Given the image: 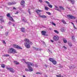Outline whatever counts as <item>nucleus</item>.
Instances as JSON below:
<instances>
[{"label":"nucleus","mask_w":77,"mask_h":77,"mask_svg":"<svg viewBox=\"0 0 77 77\" xmlns=\"http://www.w3.org/2000/svg\"><path fill=\"white\" fill-rule=\"evenodd\" d=\"M22 60L25 62L27 64V67L28 68L29 71V72H32V71H33V68L31 66H33L34 65L32 63H30L29 62H26L25 61V60L24 59H23Z\"/></svg>","instance_id":"1"},{"label":"nucleus","mask_w":77,"mask_h":77,"mask_svg":"<svg viewBox=\"0 0 77 77\" xmlns=\"http://www.w3.org/2000/svg\"><path fill=\"white\" fill-rule=\"evenodd\" d=\"M24 41L26 42L24 43V45L27 48H30V40L27 38H26L24 39Z\"/></svg>","instance_id":"2"},{"label":"nucleus","mask_w":77,"mask_h":77,"mask_svg":"<svg viewBox=\"0 0 77 77\" xmlns=\"http://www.w3.org/2000/svg\"><path fill=\"white\" fill-rule=\"evenodd\" d=\"M8 52L9 53H12L13 54H15V53H16L15 50L12 48L9 49Z\"/></svg>","instance_id":"3"},{"label":"nucleus","mask_w":77,"mask_h":77,"mask_svg":"<svg viewBox=\"0 0 77 77\" xmlns=\"http://www.w3.org/2000/svg\"><path fill=\"white\" fill-rule=\"evenodd\" d=\"M59 39V36L57 35H54V36L53 37V40H54V41H58Z\"/></svg>","instance_id":"4"},{"label":"nucleus","mask_w":77,"mask_h":77,"mask_svg":"<svg viewBox=\"0 0 77 77\" xmlns=\"http://www.w3.org/2000/svg\"><path fill=\"white\" fill-rule=\"evenodd\" d=\"M20 5L21 7L24 8L25 7V2L24 0H22L20 2Z\"/></svg>","instance_id":"5"},{"label":"nucleus","mask_w":77,"mask_h":77,"mask_svg":"<svg viewBox=\"0 0 77 77\" xmlns=\"http://www.w3.org/2000/svg\"><path fill=\"white\" fill-rule=\"evenodd\" d=\"M67 17L69 18L70 19H75L76 17H75L74 16L72 15H67Z\"/></svg>","instance_id":"6"},{"label":"nucleus","mask_w":77,"mask_h":77,"mask_svg":"<svg viewBox=\"0 0 77 77\" xmlns=\"http://www.w3.org/2000/svg\"><path fill=\"white\" fill-rule=\"evenodd\" d=\"M7 69L8 70H10V72H12V73H14V72H15V70L11 68L7 67Z\"/></svg>","instance_id":"7"},{"label":"nucleus","mask_w":77,"mask_h":77,"mask_svg":"<svg viewBox=\"0 0 77 77\" xmlns=\"http://www.w3.org/2000/svg\"><path fill=\"white\" fill-rule=\"evenodd\" d=\"M16 4V2L14 1H13L12 2H9L7 4L9 6H11V5H15Z\"/></svg>","instance_id":"8"},{"label":"nucleus","mask_w":77,"mask_h":77,"mask_svg":"<svg viewBox=\"0 0 77 77\" xmlns=\"http://www.w3.org/2000/svg\"><path fill=\"white\" fill-rule=\"evenodd\" d=\"M13 47L16 48H18L19 49H20V50H22V48L20 47L18 45H13Z\"/></svg>","instance_id":"9"},{"label":"nucleus","mask_w":77,"mask_h":77,"mask_svg":"<svg viewBox=\"0 0 77 77\" xmlns=\"http://www.w3.org/2000/svg\"><path fill=\"white\" fill-rule=\"evenodd\" d=\"M35 11H36V13L38 15L40 16L41 15V14H40V13L41 12V11H42L40 10H39L38 9V10H36Z\"/></svg>","instance_id":"10"},{"label":"nucleus","mask_w":77,"mask_h":77,"mask_svg":"<svg viewBox=\"0 0 77 77\" xmlns=\"http://www.w3.org/2000/svg\"><path fill=\"white\" fill-rule=\"evenodd\" d=\"M20 29L22 32H23V33H25L26 32V29H25V28H21Z\"/></svg>","instance_id":"11"},{"label":"nucleus","mask_w":77,"mask_h":77,"mask_svg":"<svg viewBox=\"0 0 77 77\" xmlns=\"http://www.w3.org/2000/svg\"><path fill=\"white\" fill-rule=\"evenodd\" d=\"M41 33L42 35H43V36H45L46 33H47V32L44 31H42L41 32Z\"/></svg>","instance_id":"12"},{"label":"nucleus","mask_w":77,"mask_h":77,"mask_svg":"<svg viewBox=\"0 0 77 77\" xmlns=\"http://www.w3.org/2000/svg\"><path fill=\"white\" fill-rule=\"evenodd\" d=\"M35 49V50L36 51H41V50H42V49L41 48H36L35 47H33Z\"/></svg>","instance_id":"13"},{"label":"nucleus","mask_w":77,"mask_h":77,"mask_svg":"<svg viewBox=\"0 0 77 77\" xmlns=\"http://www.w3.org/2000/svg\"><path fill=\"white\" fill-rule=\"evenodd\" d=\"M69 2H70V3L72 4H74L75 3V1L74 0H69Z\"/></svg>","instance_id":"14"},{"label":"nucleus","mask_w":77,"mask_h":77,"mask_svg":"<svg viewBox=\"0 0 77 77\" xmlns=\"http://www.w3.org/2000/svg\"><path fill=\"white\" fill-rule=\"evenodd\" d=\"M52 63L54 64V65H56L57 64V62L56 61L54 60L52 62Z\"/></svg>","instance_id":"15"},{"label":"nucleus","mask_w":77,"mask_h":77,"mask_svg":"<svg viewBox=\"0 0 77 77\" xmlns=\"http://www.w3.org/2000/svg\"><path fill=\"white\" fill-rule=\"evenodd\" d=\"M10 20L11 21H13V22H15V20H14V19H13V18H12V17H10Z\"/></svg>","instance_id":"16"},{"label":"nucleus","mask_w":77,"mask_h":77,"mask_svg":"<svg viewBox=\"0 0 77 77\" xmlns=\"http://www.w3.org/2000/svg\"><path fill=\"white\" fill-rule=\"evenodd\" d=\"M55 10L58 11H59V8H58V7H57L56 5H55Z\"/></svg>","instance_id":"17"},{"label":"nucleus","mask_w":77,"mask_h":77,"mask_svg":"<svg viewBox=\"0 0 77 77\" xmlns=\"http://www.w3.org/2000/svg\"><path fill=\"white\" fill-rule=\"evenodd\" d=\"M49 60L50 61L52 62L54 60V59L53 58H50L49 59Z\"/></svg>","instance_id":"18"},{"label":"nucleus","mask_w":77,"mask_h":77,"mask_svg":"<svg viewBox=\"0 0 77 77\" xmlns=\"http://www.w3.org/2000/svg\"><path fill=\"white\" fill-rule=\"evenodd\" d=\"M72 41H73L74 42H75V37L74 36H72Z\"/></svg>","instance_id":"19"},{"label":"nucleus","mask_w":77,"mask_h":77,"mask_svg":"<svg viewBox=\"0 0 77 77\" xmlns=\"http://www.w3.org/2000/svg\"><path fill=\"white\" fill-rule=\"evenodd\" d=\"M14 63H15V64H16V65H18L20 64V63H19L16 61H14Z\"/></svg>","instance_id":"20"},{"label":"nucleus","mask_w":77,"mask_h":77,"mask_svg":"<svg viewBox=\"0 0 77 77\" xmlns=\"http://www.w3.org/2000/svg\"><path fill=\"white\" fill-rule=\"evenodd\" d=\"M40 17L42 18H47V16H45L44 15L40 16Z\"/></svg>","instance_id":"21"},{"label":"nucleus","mask_w":77,"mask_h":77,"mask_svg":"<svg viewBox=\"0 0 77 77\" xmlns=\"http://www.w3.org/2000/svg\"><path fill=\"white\" fill-rule=\"evenodd\" d=\"M0 21H1V23H4V20H3V19L1 18L0 19Z\"/></svg>","instance_id":"22"},{"label":"nucleus","mask_w":77,"mask_h":77,"mask_svg":"<svg viewBox=\"0 0 77 77\" xmlns=\"http://www.w3.org/2000/svg\"><path fill=\"white\" fill-rule=\"evenodd\" d=\"M63 41L64 43H66V42H67V40H66L65 38L63 39Z\"/></svg>","instance_id":"23"},{"label":"nucleus","mask_w":77,"mask_h":77,"mask_svg":"<svg viewBox=\"0 0 77 77\" xmlns=\"http://www.w3.org/2000/svg\"><path fill=\"white\" fill-rule=\"evenodd\" d=\"M60 30L62 32H65V30L63 28H62Z\"/></svg>","instance_id":"24"},{"label":"nucleus","mask_w":77,"mask_h":77,"mask_svg":"<svg viewBox=\"0 0 77 77\" xmlns=\"http://www.w3.org/2000/svg\"><path fill=\"white\" fill-rule=\"evenodd\" d=\"M59 8L61 9H62V10H64V8H63V7L60 6Z\"/></svg>","instance_id":"25"},{"label":"nucleus","mask_w":77,"mask_h":77,"mask_svg":"<svg viewBox=\"0 0 77 77\" xmlns=\"http://www.w3.org/2000/svg\"><path fill=\"white\" fill-rule=\"evenodd\" d=\"M54 32H55V33H57V34H59V32L56 30H54Z\"/></svg>","instance_id":"26"},{"label":"nucleus","mask_w":77,"mask_h":77,"mask_svg":"<svg viewBox=\"0 0 77 77\" xmlns=\"http://www.w3.org/2000/svg\"><path fill=\"white\" fill-rule=\"evenodd\" d=\"M62 22L63 23V24H66V22H65V21L64 20H62Z\"/></svg>","instance_id":"27"},{"label":"nucleus","mask_w":77,"mask_h":77,"mask_svg":"<svg viewBox=\"0 0 77 77\" xmlns=\"http://www.w3.org/2000/svg\"><path fill=\"white\" fill-rule=\"evenodd\" d=\"M23 21H24V22H26V21H27V20H26V18L24 17L23 18Z\"/></svg>","instance_id":"28"},{"label":"nucleus","mask_w":77,"mask_h":77,"mask_svg":"<svg viewBox=\"0 0 77 77\" xmlns=\"http://www.w3.org/2000/svg\"><path fill=\"white\" fill-rule=\"evenodd\" d=\"M1 66L2 68H5V64H1Z\"/></svg>","instance_id":"29"},{"label":"nucleus","mask_w":77,"mask_h":77,"mask_svg":"<svg viewBox=\"0 0 77 77\" xmlns=\"http://www.w3.org/2000/svg\"><path fill=\"white\" fill-rule=\"evenodd\" d=\"M68 45L69 47H72V43H69L68 44Z\"/></svg>","instance_id":"30"},{"label":"nucleus","mask_w":77,"mask_h":77,"mask_svg":"<svg viewBox=\"0 0 77 77\" xmlns=\"http://www.w3.org/2000/svg\"><path fill=\"white\" fill-rule=\"evenodd\" d=\"M7 17H9L10 18V17L11 16V15H10V14L8 13L7 14Z\"/></svg>","instance_id":"31"},{"label":"nucleus","mask_w":77,"mask_h":77,"mask_svg":"<svg viewBox=\"0 0 77 77\" xmlns=\"http://www.w3.org/2000/svg\"><path fill=\"white\" fill-rule=\"evenodd\" d=\"M56 76L57 77H62L61 74H59L58 75H56Z\"/></svg>","instance_id":"32"},{"label":"nucleus","mask_w":77,"mask_h":77,"mask_svg":"<svg viewBox=\"0 0 77 77\" xmlns=\"http://www.w3.org/2000/svg\"><path fill=\"white\" fill-rule=\"evenodd\" d=\"M2 42L4 44H6V42H5V41L4 40H2Z\"/></svg>","instance_id":"33"},{"label":"nucleus","mask_w":77,"mask_h":77,"mask_svg":"<svg viewBox=\"0 0 77 77\" xmlns=\"http://www.w3.org/2000/svg\"><path fill=\"white\" fill-rule=\"evenodd\" d=\"M48 6H49V8H52V7H53V6L51 5H48Z\"/></svg>","instance_id":"34"},{"label":"nucleus","mask_w":77,"mask_h":77,"mask_svg":"<svg viewBox=\"0 0 77 77\" xmlns=\"http://www.w3.org/2000/svg\"><path fill=\"white\" fill-rule=\"evenodd\" d=\"M45 10H46V11H48V8L47 7H45Z\"/></svg>","instance_id":"35"},{"label":"nucleus","mask_w":77,"mask_h":77,"mask_svg":"<svg viewBox=\"0 0 77 77\" xmlns=\"http://www.w3.org/2000/svg\"><path fill=\"white\" fill-rule=\"evenodd\" d=\"M25 70L26 71H29V69H27V68L25 69Z\"/></svg>","instance_id":"36"},{"label":"nucleus","mask_w":77,"mask_h":77,"mask_svg":"<svg viewBox=\"0 0 77 77\" xmlns=\"http://www.w3.org/2000/svg\"><path fill=\"white\" fill-rule=\"evenodd\" d=\"M45 3H46L47 4H49V2L48 1H45Z\"/></svg>","instance_id":"37"},{"label":"nucleus","mask_w":77,"mask_h":77,"mask_svg":"<svg viewBox=\"0 0 77 77\" xmlns=\"http://www.w3.org/2000/svg\"><path fill=\"white\" fill-rule=\"evenodd\" d=\"M46 13L47 14H48V15H51V13L49 12H46Z\"/></svg>","instance_id":"38"},{"label":"nucleus","mask_w":77,"mask_h":77,"mask_svg":"<svg viewBox=\"0 0 77 77\" xmlns=\"http://www.w3.org/2000/svg\"><path fill=\"white\" fill-rule=\"evenodd\" d=\"M52 25H54V26H56V24L54 23H53V22H52Z\"/></svg>","instance_id":"39"},{"label":"nucleus","mask_w":77,"mask_h":77,"mask_svg":"<svg viewBox=\"0 0 77 77\" xmlns=\"http://www.w3.org/2000/svg\"><path fill=\"white\" fill-rule=\"evenodd\" d=\"M3 27L2 26H1L0 27V30H1L2 29H3Z\"/></svg>","instance_id":"40"},{"label":"nucleus","mask_w":77,"mask_h":77,"mask_svg":"<svg viewBox=\"0 0 77 77\" xmlns=\"http://www.w3.org/2000/svg\"><path fill=\"white\" fill-rule=\"evenodd\" d=\"M63 48H64L65 49H67V48L66 47H65V46H63Z\"/></svg>","instance_id":"41"},{"label":"nucleus","mask_w":77,"mask_h":77,"mask_svg":"<svg viewBox=\"0 0 77 77\" xmlns=\"http://www.w3.org/2000/svg\"><path fill=\"white\" fill-rule=\"evenodd\" d=\"M8 32H7L6 33H5V35L6 36H8Z\"/></svg>","instance_id":"42"},{"label":"nucleus","mask_w":77,"mask_h":77,"mask_svg":"<svg viewBox=\"0 0 77 77\" xmlns=\"http://www.w3.org/2000/svg\"><path fill=\"white\" fill-rule=\"evenodd\" d=\"M36 74H41V73H40V72H37L36 73Z\"/></svg>","instance_id":"43"},{"label":"nucleus","mask_w":77,"mask_h":77,"mask_svg":"<svg viewBox=\"0 0 77 77\" xmlns=\"http://www.w3.org/2000/svg\"><path fill=\"white\" fill-rule=\"evenodd\" d=\"M18 13H19V12H18V11H17L16 13H15V14H18Z\"/></svg>","instance_id":"44"},{"label":"nucleus","mask_w":77,"mask_h":77,"mask_svg":"<svg viewBox=\"0 0 77 77\" xmlns=\"http://www.w3.org/2000/svg\"><path fill=\"white\" fill-rule=\"evenodd\" d=\"M39 2L40 3H42V0H39Z\"/></svg>","instance_id":"45"},{"label":"nucleus","mask_w":77,"mask_h":77,"mask_svg":"<svg viewBox=\"0 0 77 77\" xmlns=\"http://www.w3.org/2000/svg\"><path fill=\"white\" fill-rule=\"evenodd\" d=\"M30 45H32V44H33V43H32V42H29Z\"/></svg>","instance_id":"46"},{"label":"nucleus","mask_w":77,"mask_h":77,"mask_svg":"<svg viewBox=\"0 0 77 77\" xmlns=\"http://www.w3.org/2000/svg\"><path fill=\"white\" fill-rule=\"evenodd\" d=\"M51 42H54V41L52 40H51Z\"/></svg>","instance_id":"47"},{"label":"nucleus","mask_w":77,"mask_h":77,"mask_svg":"<svg viewBox=\"0 0 77 77\" xmlns=\"http://www.w3.org/2000/svg\"><path fill=\"white\" fill-rule=\"evenodd\" d=\"M35 67H38V65H37V64H35Z\"/></svg>","instance_id":"48"},{"label":"nucleus","mask_w":77,"mask_h":77,"mask_svg":"<svg viewBox=\"0 0 77 77\" xmlns=\"http://www.w3.org/2000/svg\"><path fill=\"white\" fill-rule=\"evenodd\" d=\"M9 24H12V23H11V22H9Z\"/></svg>","instance_id":"49"},{"label":"nucleus","mask_w":77,"mask_h":77,"mask_svg":"<svg viewBox=\"0 0 77 77\" xmlns=\"http://www.w3.org/2000/svg\"><path fill=\"white\" fill-rule=\"evenodd\" d=\"M13 9L14 10H16V8L15 7H13Z\"/></svg>","instance_id":"50"},{"label":"nucleus","mask_w":77,"mask_h":77,"mask_svg":"<svg viewBox=\"0 0 77 77\" xmlns=\"http://www.w3.org/2000/svg\"><path fill=\"white\" fill-rule=\"evenodd\" d=\"M6 57H8V56H9V55L6 54Z\"/></svg>","instance_id":"51"},{"label":"nucleus","mask_w":77,"mask_h":77,"mask_svg":"<svg viewBox=\"0 0 77 77\" xmlns=\"http://www.w3.org/2000/svg\"><path fill=\"white\" fill-rule=\"evenodd\" d=\"M74 26V29H76V27H75V26Z\"/></svg>","instance_id":"52"},{"label":"nucleus","mask_w":77,"mask_h":77,"mask_svg":"<svg viewBox=\"0 0 77 77\" xmlns=\"http://www.w3.org/2000/svg\"><path fill=\"white\" fill-rule=\"evenodd\" d=\"M71 24H73V26H74V23H73L72 22L71 23Z\"/></svg>","instance_id":"53"},{"label":"nucleus","mask_w":77,"mask_h":77,"mask_svg":"<svg viewBox=\"0 0 77 77\" xmlns=\"http://www.w3.org/2000/svg\"><path fill=\"white\" fill-rule=\"evenodd\" d=\"M45 67H47V65H46V64H45Z\"/></svg>","instance_id":"54"},{"label":"nucleus","mask_w":77,"mask_h":77,"mask_svg":"<svg viewBox=\"0 0 77 77\" xmlns=\"http://www.w3.org/2000/svg\"><path fill=\"white\" fill-rule=\"evenodd\" d=\"M29 14H30V11H29Z\"/></svg>","instance_id":"55"},{"label":"nucleus","mask_w":77,"mask_h":77,"mask_svg":"<svg viewBox=\"0 0 77 77\" xmlns=\"http://www.w3.org/2000/svg\"><path fill=\"white\" fill-rule=\"evenodd\" d=\"M23 77H26V76L24 75H23Z\"/></svg>","instance_id":"56"},{"label":"nucleus","mask_w":77,"mask_h":77,"mask_svg":"<svg viewBox=\"0 0 77 77\" xmlns=\"http://www.w3.org/2000/svg\"><path fill=\"white\" fill-rule=\"evenodd\" d=\"M45 77H48V76H47V75H46Z\"/></svg>","instance_id":"57"},{"label":"nucleus","mask_w":77,"mask_h":77,"mask_svg":"<svg viewBox=\"0 0 77 77\" xmlns=\"http://www.w3.org/2000/svg\"><path fill=\"white\" fill-rule=\"evenodd\" d=\"M13 26H15V24L13 25Z\"/></svg>","instance_id":"58"},{"label":"nucleus","mask_w":77,"mask_h":77,"mask_svg":"<svg viewBox=\"0 0 77 77\" xmlns=\"http://www.w3.org/2000/svg\"><path fill=\"white\" fill-rule=\"evenodd\" d=\"M62 67H63V66H62L61 67V68H62Z\"/></svg>","instance_id":"59"},{"label":"nucleus","mask_w":77,"mask_h":77,"mask_svg":"<svg viewBox=\"0 0 77 77\" xmlns=\"http://www.w3.org/2000/svg\"><path fill=\"white\" fill-rule=\"evenodd\" d=\"M49 29H50V30H51V28H49Z\"/></svg>","instance_id":"60"},{"label":"nucleus","mask_w":77,"mask_h":77,"mask_svg":"<svg viewBox=\"0 0 77 77\" xmlns=\"http://www.w3.org/2000/svg\"><path fill=\"white\" fill-rule=\"evenodd\" d=\"M43 43H44V44H45V43L44 42H43Z\"/></svg>","instance_id":"61"},{"label":"nucleus","mask_w":77,"mask_h":77,"mask_svg":"<svg viewBox=\"0 0 77 77\" xmlns=\"http://www.w3.org/2000/svg\"><path fill=\"white\" fill-rule=\"evenodd\" d=\"M68 8V9H69V8Z\"/></svg>","instance_id":"62"},{"label":"nucleus","mask_w":77,"mask_h":77,"mask_svg":"<svg viewBox=\"0 0 77 77\" xmlns=\"http://www.w3.org/2000/svg\"><path fill=\"white\" fill-rule=\"evenodd\" d=\"M62 77H63V76H62Z\"/></svg>","instance_id":"63"},{"label":"nucleus","mask_w":77,"mask_h":77,"mask_svg":"<svg viewBox=\"0 0 77 77\" xmlns=\"http://www.w3.org/2000/svg\"><path fill=\"white\" fill-rule=\"evenodd\" d=\"M1 17L2 18V17Z\"/></svg>","instance_id":"64"}]
</instances>
